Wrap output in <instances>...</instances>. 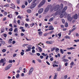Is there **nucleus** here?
<instances>
[{
  "label": "nucleus",
  "mask_w": 79,
  "mask_h": 79,
  "mask_svg": "<svg viewBox=\"0 0 79 79\" xmlns=\"http://www.w3.org/2000/svg\"><path fill=\"white\" fill-rule=\"evenodd\" d=\"M53 6H52L51 5H49L47 6V8H46L44 10V14H46L49 11V10H52V11L54 10L56 11H57L59 8H60V6L59 5H57L55 7L52 8Z\"/></svg>",
  "instance_id": "f257e3e1"
},
{
  "label": "nucleus",
  "mask_w": 79,
  "mask_h": 79,
  "mask_svg": "<svg viewBox=\"0 0 79 79\" xmlns=\"http://www.w3.org/2000/svg\"><path fill=\"white\" fill-rule=\"evenodd\" d=\"M45 2H46V0H42L40 3L39 4L38 7L39 8H40L41 7V6H42L45 3Z\"/></svg>",
  "instance_id": "f03ea898"
},
{
  "label": "nucleus",
  "mask_w": 79,
  "mask_h": 79,
  "mask_svg": "<svg viewBox=\"0 0 79 79\" xmlns=\"http://www.w3.org/2000/svg\"><path fill=\"white\" fill-rule=\"evenodd\" d=\"M73 18L71 17V14H69L67 17V19L70 22H71L73 20Z\"/></svg>",
  "instance_id": "7ed1b4c3"
},
{
  "label": "nucleus",
  "mask_w": 79,
  "mask_h": 79,
  "mask_svg": "<svg viewBox=\"0 0 79 79\" xmlns=\"http://www.w3.org/2000/svg\"><path fill=\"white\" fill-rule=\"evenodd\" d=\"M36 3L33 2L31 4V5L30 6V9H32L34 8L35 6H36Z\"/></svg>",
  "instance_id": "20e7f679"
},
{
  "label": "nucleus",
  "mask_w": 79,
  "mask_h": 79,
  "mask_svg": "<svg viewBox=\"0 0 79 79\" xmlns=\"http://www.w3.org/2000/svg\"><path fill=\"white\" fill-rule=\"evenodd\" d=\"M12 66V64H10L7 66L5 68V70H8Z\"/></svg>",
  "instance_id": "39448f33"
},
{
  "label": "nucleus",
  "mask_w": 79,
  "mask_h": 79,
  "mask_svg": "<svg viewBox=\"0 0 79 79\" xmlns=\"http://www.w3.org/2000/svg\"><path fill=\"white\" fill-rule=\"evenodd\" d=\"M33 71H34V68L33 67L31 68L29 71V75H31L32 74V73L33 72Z\"/></svg>",
  "instance_id": "423d86ee"
},
{
  "label": "nucleus",
  "mask_w": 79,
  "mask_h": 79,
  "mask_svg": "<svg viewBox=\"0 0 79 79\" xmlns=\"http://www.w3.org/2000/svg\"><path fill=\"white\" fill-rule=\"evenodd\" d=\"M61 70V65H59L58 68H57L56 70V71H60Z\"/></svg>",
  "instance_id": "0eeeda50"
},
{
  "label": "nucleus",
  "mask_w": 79,
  "mask_h": 79,
  "mask_svg": "<svg viewBox=\"0 0 79 79\" xmlns=\"http://www.w3.org/2000/svg\"><path fill=\"white\" fill-rule=\"evenodd\" d=\"M44 11V8H41L38 11L39 14H41Z\"/></svg>",
  "instance_id": "6e6552de"
},
{
  "label": "nucleus",
  "mask_w": 79,
  "mask_h": 79,
  "mask_svg": "<svg viewBox=\"0 0 79 79\" xmlns=\"http://www.w3.org/2000/svg\"><path fill=\"white\" fill-rule=\"evenodd\" d=\"M62 14L61 15H60V18H63V16H64V14H65V13H63V11H62Z\"/></svg>",
  "instance_id": "1a4fd4ad"
},
{
  "label": "nucleus",
  "mask_w": 79,
  "mask_h": 79,
  "mask_svg": "<svg viewBox=\"0 0 79 79\" xmlns=\"http://www.w3.org/2000/svg\"><path fill=\"white\" fill-rule=\"evenodd\" d=\"M66 10H67V6H65L63 10V11H62L64 13H66V12H65V11H66Z\"/></svg>",
  "instance_id": "9d476101"
},
{
  "label": "nucleus",
  "mask_w": 79,
  "mask_h": 79,
  "mask_svg": "<svg viewBox=\"0 0 79 79\" xmlns=\"http://www.w3.org/2000/svg\"><path fill=\"white\" fill-rule=\"evenodd\" d=\"M77 18H78V16H77V14H76L74 16L73 18L75 19H77Z\"/></svg>",
  "instance_id": "9b49d317"
},
{
  "label": "nucleus",
  "mask_w": 79,
  "mask_h": 79,
  "mask_svg": "<svg viewBox=\"0 0 79 79\" xmlns=\"http://www.w3.org/2000/svg\"><path fill=\"white\" fill-rule=\"evenodd\" d=\"M18 30L17 28H15L14 29V32L15 33H18Z\"/></svg>",
  "instance_id": "f8f14e48"
},
{
  "label": "nucleus",
  "mask_w": 79,
  "mask_h": 79,
  "mask_svg": "<svg viewBox=\"0 0 79 79\" xmlns=\"http://www.w3.org/2000/svg\"><path fill=\"white\" fill-rule=\"evenodd\" d=\"M27 11L28 13H31L32 12V10L30 9H28L27 10Z\"/></svg>",
  "instance_id": "ddd939ff"
},
{
  "label": "nucleus",
  "mask_w": 79,
  "mask_h": 79,
  "mask_svg": "<svg viewBox=\"0 0 79 79\" xmlns=\"http://www.w3.org/2000/svg\"><path fill=\"white\" fill-rule=\"evenodd\" d=\"M5 59H2L1 60H0V63H3L4 61H5Z\"/></svg>",
  "instance_id": "4468645a"
},
{
  "label": "nucleus",
  "mask_w": 79,
  "mask_h": 79,
  "mask_svg": "<svg viewBox=\"0 0 79 79\" xmlns=\"http://www.w3.org/2000/svg\"><path fill=\"white\" fill-rule=\"evenodd\" d=\"M12 40H13V39H10L8 41V43L9 44H11L12 43Z\"/></svg>",
  "instance_id": "2eb2a0df"
},
{
  "label": "nucleus",
  "mask_w": 79,
  "mask_h": 79,
  "mask_svg": "<svg viewBox=\"0 0 79 79\" xmlns=\"http://www.w3.org/2000/svg\"><path fill=\"white\" fill-rule=\"evenodd\" d=\"M31 47H32V46L31 45H29L27 46V48L28 49H30V50L31 49Z\"/></svg>",
  "instance_id": "dca6fc26"
},
{
  "label": "nucleus",
  "mask_w": 79,
  "mask_h": 79,
  "mask_svg": "<svg viewBox=\"0 0 79 79\" xmlns=\"http://www.w3.org/2000/svg\"><path fill=\"white\" fill-rule=\"evenodd\" d=\"M64 37L66 39H70V38H71L70 36H69L68 35H66Z\"/></svg>",
  "instance_id": "f3484780"
},
{
  "label": "nucleus",
  "mask_w": 79,
  "mask_h": 79,
  "mask_svg": "<svg viewBox=\"0 0 79 79\" xmlns=\"http://www.w3.org/2000/svg\"><path fill=\"white\" fill-rule=\"evenodd\" d=\"M60 11H57L55 13V15H60Z\"/></svg>",
  "instance_id": "a211bd4d"
},
{
  "label": "nucleus",
  "mask_w": 79,
  "mask_h": 79,
  "mask_svg": "<svg viewBox=\"0 0 79 79\" xmlns=\"http://www.w3.org/2000/svg\"><path fill=\"white\" fill-rule=\"evenodd\" d=\"M62 60H63V61H64V62H67V61H68V60L66 59H64Z\"/></svg>",
  "instance_id": "6ab92c4d"
},
{
  "label": "nucleus",
  "mask_w": 79,
  "mask_h": 79,
  "mask_svg": "<svg viewBox=\"0 0 79 79\" xmlns=\"http://www.w3.org/2000/svg\"><path fill=\"white\" fill-rule=\"evenodd\" d=\"M54 18L53 17H52L49 20V21L50 22H51V21H52L53 20Z\"/></svg>",
  "instance_id": "aec40b11"
},
{
  "label": "nucleus",
  "mask_w": 79,
  "mask_h": 79,
  "mask_svg": "<svg viewBox=\"0 0 79 79\" xmlns=\"http://www.w3.org/2000/svg\"><path fill=\"white\" fill-rule=\"evenodd\" d=\"M10 6H12V7H13V8H15L16 7V6H15V5H14V4H11Z\"/></svg>",
  "instance_id": "412c9836"
},
{
  "label": "nucleus",
  "mask_w": 79,
  "mask_h": 79,
  "mask_svg": "<svg viewBox=\"0 0 79 79\" xmlns=\"http://www.w3.org/2000/svg\"><path fill=\"white\" fill-rule=\"evenodd\" d=\"M60 53H62V54H63V53H64V52H63V51L62 49H60Z\"/></svg>",
  "instance_id": "4be33fe9"
},
{
  "label": "nucleus",
  "mask_w": 79,
  "mask_h": 79,
  "mask_svg": "<svg viewBox=\"0 0 79 79\" xmlns=\"http://www.w3.org/2000/svg\"><path fill=\"white\" fill-rule=\"evenodd\" d=\"M38 49L39 50V51L40 52H41L42 51V48H40V47H38Z\"/></svg>",
  "instance_id": "5701e85b"
},
{
  "label": "nucleus",
  "mask_w": 79,
  "mask_h": 79,
  "mask_svg": "<svg viewBox=\"0 0 79 79\" xmlns=\"http://www.w3.org/2000/svg\"><path fill=\"white\" fill-rule=\"evenodd\" d=\"M68 26V23L66 22L65 24V27H67Z\"/></svg>",
  "instance_id": "b1692460"
},
{
  "label": "nucleus",
  "mask_w": 79,
  "mask_h": 79,
  "mask_svg": "<svg viewBox=\"0 0 79 79\" xmlns=\"http://www.w3.org/2000/svg\"><path fill=\"white\" fill-rule=\"evenodd\" d=\"M55 75L53 79H56V77H57V75L55 73Z\"/></svg>",
  "instance_id": "393cba45"
},
{
  "label": "nucleus",
  "mask_w": 79,
  "mask_h": 79,
  "mask_svg": "<svg viewBox=\"0 0 79 79\" xmlns=\"http://www.w3.org/2000/svg\"><path fill=\"white\" fill-rule=\"evenodd\" d=\"M56 49V48H51V51L52 52H53V50H55V49Z\"/></svg>",
  "instance_id": "a878e982"
},
{
  "label": "nucleus",
  "mask_w": 79,
  "mask_h": 79,
  "mask_svg": "<svg viewBox=\"0 0 79 79\" xmlns=\"http://www.w3.org/2000/svg\"><path fill=\"white\" fill-rule=\"evenodd\" d=\"M46 43L48 44H52V43L51 42H50L48 41H47L46 42Z\"/></svg>",
  "instance_id": "bb28decb"
},
{
  "label": "nucleus",
  "mask_w": 79,
  "mask_h": 79,
  "mask_svg": "<svg viewBox=\"0 0 79 79\" xmlns=\"http://www.w3.org/2000/svg\"><path fill=\"white\" fill-rule=\"evenodd\" d=\"M34 25H35V24H34V23H32L31 24H30V26L31 27H33Z\"/></svg>",
  "instance_id": "cd10ccee"
},
{
  "label": "nucleus",
  "mask_w": 79,
  "mask_h": 79,
  "mask_svg": "<svg viewBox=\"0 0 79 79\" xmlns=\"http://www.w3.org/2000/svg\"><path fill=\"white\" fill-rule=\"evenodd\" d=\"M43 33V32H42V31H40L38 32V34L39 35H42Z\"/></svg>",
  "instance_id": "c85d7f7f"
},
{
  "label": "nucleus",
  "mask_w": 79,
  "mask_h": 79,
  "mask_svg": "<svg viewBox=\"0 0 79 79\" xmlns=\"http://www.w3.org/2000/svg\"><path fill=\"white\" fill-rule=\"evenodd\" d=\"M16 78H18L19 77V74L18 73L16 75Z\"/></svg>",
  "instance_id": "c756f323"
},
{
  "label": "nucleus",
  "mask_w": 79,
  "mask_h": 79,
  "mask_svg": "<svg viewBox=\"0 0 79 79\" xmlns=\"http://www.w3.org/2000/svg\"><path fill=\"white\" fill-rule=\"evenodd\" d=\"M16 2L17 4H19L20 3V1L19 0H17Z\"/></svg>",
  "instance_id": "7c9ffc66"
},
{
  "label": "nucleus",
  "mask_w": 79,
  "mask_h": 79,
  "mask_svg": "<svg viewBox=\"0 0 79 79\" xmlns=\"http://www.w3.org/2000/svg\"><path fill=\"white\" fill-rule=\"evenodd\" d=\"M59 50H60V49H59V48H56V50H55V51L56 52H58V51H59Z\"/></svg>",
  "instance_id": "2f4dec72"
},
{
  "label": "nucleus",
  "mask_w": 79,
  "mask_h": 79,
  "mask_svg": "<svg viewBox=\"0 0 79 79\" xmlns=\"http://www.w3.org/2000/svg\"><path fill=\"white\" fill-rule=\"evenodd\" d=\"M27 45H28V44H25L23 45V47H25V46H27Z\"/></svg>",
  "instance_id": "473e14b6"
},
{
  "label": "nucleus",
  "mask_w": 79,
  "mask_h": 79,
  "mask_svg": "<svg viewBox=\"0 0 79 79\" xmlns=\"http://www.w3.org/2000/svg\"><path fill=\"white\" fill-rule=\"evenodd\" d=\"M10 16H11V17H12V15L11 14H9L8 15V17L9 18H10Z\"/></svg>",
  "instance_id": "72a5a7b5"
},
{
  "label": "nucleus",
  "mask_w": 79,
  "mask_h": 79,
  "mask_svg": "<svg viewBox=\"0 0 79 79\" xmlns=\"http://www.w3.org/2000/svg\"><path fill=\"white\" fill-rule=\"evenodd\" d=\"M74 42H76V43H77L78 42H79V40H75Z\"/></svg>",
  "instance_id": "f704fd0d"
},
{
  "label": "nucleus",
  "mask_w": 79,
  "mask_h": 79,
  "mask_svg": "<svg viewBox=\"0 0 79 79\" xmlns=\"http://www.w3.org/2000/svg\"><path fill=\"white\" fill-rule=\"evenodd\" d=\"M48 34H49V33H46L44 34V36H47Z\"/></svg>",
  "instance_id": "c9c22d12"
},
{
  "label": "nucleus",
  "mask_w": 79,
  "mask_h": 79,
  "mask_svg": "<svg viewBox=\"0 0 79 79\" xmlns=\"http://www.w3.org/2000/svg\"><path fill=\"white\" fill-rule=\"evenodd\" d=\"M54 64H59V63H58V62H56V61H55Z\"/></svg>",
  "instance_id": "e433bc0d"
},
{
  "label": "nucleus",
  "mask_w": 79,
  "mask_h": 79,
  "mask_svg": "<svg viewBox=\"0 0 79 79\" xmlns=\"http://www.w3.org/2000/svg\"><path fill=\"white\" fill-rule=\"evenodd\" d=\"M68 77V76L65 75L64 76V79H66Z\"/></svg>",
  "instance_id": "4c0bfd02"
},
{
  "label": "nucleus",
  "mask_w": 79,
  "mask_h": 79,
  "mask_svg": "<svg viewBox=\"0 0 79 79\" xmlns=\"http://www.w3.org/2000/svg\"><path fill=\"white\" fill-rule=\"evenodd\" d=\"M61 33H59L58 34V35L59 37H61Z\"/></svg>",
  "instance_id": "58836bf2"
},
{
  "label": "nucleus",
  "mask_w": 79,
  "mask_h": 79,
  "mask_svg": "<svg viewBox=\"0 0 79 79\" xmlns=\"http://www.w3.org/2000/svg\"><path fill=\"white\" fill-rule=\"evenodd\" d=\"M20 54L22 55V56H23V55L24 54V53L22 52H21Z\"/></svg>",
  "instance_id": "ea45409f"
},
{
  "label": "nucleus",
  "mask_w": 79,
  "mask_h": 79,
  "mask_svg": "<svg viewBox=\"0 0 79 79\" xmlns=\"http://www.w3.org/2000/svg\"><path fill=\"white\" fill-rule=\"evenodd\" d=\"M37 60L38 61H39L40 63H41V62H42V61L39 59H38Z\"/></svg>",
  "instance_id": "a19ab883"
},
{
  "label": "nucleus",
  "mask_w": 79,
  "mask_h": 79,
  "mask_svg": "<svg viewBox=\"0 0 79 79\" xmlns=\"http://www.w3.org/2000/svg\"><path fill=\"white\" fill-rule=\"evenodd\" d=\"M2 44H3V45H4V44H5V41H3V40L2 41Z\"/></svg>",
  "instance_id": "79ce46f5"
},
{
  "label": "nucleus",
  "mask_w": 79,
  "mask_h": 79,
  "mask_svg": "<svg viewBox=\"0 0 79 79\" xmlns=\"http://www.w3.org/2000/svg\"><path fill=\"white\" fill-rule=\"evenodd\" d=\"M17 18H19V19H21L22 17L20 15H18V16Z\"/></svg>",
  "instance_id": "37998d69"
},
{
  "label": "nucleus",
  "mask_w": 79,
  "mask_h": 79,
  "mask_svg": "<svg viewBox=\"0 0 79 79\" xmlns=\"http://www.w3.org/2000/svg\"><path fill=\"white\" fill-rule=\"evenodd\" d=\"M4 6H5V7H8L9 6V5L6 4V5H5Z\"/></svg>",
  "instance_id": "c03bdc74"
},
{
  "label": "nucleus",
  "mask_w": 79,
  "mask_h": 79,
  "mask_svg": "<svg viewBox=\"0 0 79 79\" xmlns=\"http://www.w3.org/2000/svg\"><path fill=\"white\" fill-rule=\"evenodd\" d=\"M9 31L10 32H12V31H13V29H12V28H11L9 29Z\"/></svg>",
  "instance_id": "a18cd8bd"
},
{
  "label": "nucleus",
  "mask_w": 79,
  "mask_h": 79,
  "mask_svg": "<svg viewBox=\"0 0 79 79\" xmlns=\"http://www.w3.org/2000/svg\"><path fill=\"white\" fill-rule=\"evenodd\" d=\"M2 51L3 52H6V49H3Z\"/></svg>",
  "instance_id": "49530a36"
},
{
  "label": "nucleus",
  "mask_w": 79,
  "mask_h": 79,
  "mask_svg": "<svg viewBox=\"0 0 79 79\" xmlns=\"http://www.w3.org/2000/svg\"><path fill=\"white\" fill-rule=\"evenodd\" d=\"M53 31H51L49 32V34H52V33H53Z\"/></svg>",
  "instance_id": "de8ad7c7"
},
{
  "label": "nucleus",
  "mask_w": 79,
  "mask_h": 79,
  "mask_svg": "<svg viewBox=\"0 0 79 79\" xmlns=\"http://www.w3.org/2000/svg\"><path fill=\"white\" fill-rule=\"evenodd\" d=\"M17 23L19 25V24H20V20H18L17 21Z\"/></svg>",
  "instance_id": "09e8293b"
},
{
  "label": "nucleus",
  "mask_w": 79,
  "mask_h": 79,
  "mask_svg": "<svg viewBox=\"0 0 79 79\" xmlns=\"http://www.w3.org/2000/svg\"><path fill=\"white\" fill-rule=\"evenodd\" d=\"M6 17H5L3 19V21H6Z\"/></svg>",
  "instance_id": "8fccbe9b"
},
{
  "label": "nucleus",
  "mask_w": 79,
  "mask_h": 79,
  "mask_svg": "<svg viewBox=\"0 0 79 79\" xmlns=\"http://www.w3.org/2000/svg\"><path fill=\"white\" fill-rule=\"evenodd\" d=\"M31 50L30 49H26V52H29V51H31Z\"/></svg>",
  "instance_id": "3c124183"
},
{
  "label": "nucleus",
  "mask_w": 79,
  "mask_h": 79,
  "mask_svg": "<svg viewBox=\"0 0 79 79\" xmlns=\"http://www.w3.org/2000/svg\"><path fill=\"white\" fill-rule=\"evenodd\" d=\"M70 49L71 50H72V49H75V48L73 47H71L70 48Z\"/></svg>",
  "instance_id": "603ef678"
},
{
  "label": "nucleus",
  "mask_w": 79,
  "mask_h": 79,
  "mask_svg": "<svg viewBox=\"0 0 79 79\" xmlns=\"http://www.w3.org/2000/svg\"><path fill=\"white\" fill-rule=\"evenodd\" d=\"M60 27H62V28H64V25H61Z\"/></svg>",
  "instance_id": "864d4df0"
},
{
  "label": "nucleus",
  "mask_w": 79,
  "mask_h": 79,
  "mask_svg": "<svg viewBox=\"0 0 79 79\" xmlns=\"http://www.w3.org/2000/svg\"><path fill=\"white\" fill-rule=\"evenodd\" d=\"M15 13L16 15H18V14H19V13L18 12H15Z\"/></svg>",
  "instance_id": "5fc2aeb1"
},
{
  "label": "nucleus",
  "mask_w": 79,
  "mask_h": 79,
  "mask_svg": "<svg viewBox=\"0 0 79 79\" xmlns=\"http://www.w3.org/2000/svg\"><path fill=\"white\" fill-rule=\"evenodd\" d=\"M22 8H25V5H22Z\"/></svg>",
  "instance_id": "6e6d98bb"
},
{
  "label": "nucleus",
  "mask_w": 79,
  "mask_h": 79,
  "mask_svg": "<svg viewBox=\"0 0 79 79\" xmlns=\"http://www.w3.org/2000/svg\"><path fill=\"white\" fill-rule=\"evenodd\" d=\"M65 57H66V55H64L62 58V60L64 59Z\"/></svg>",
  "instance_id": "4d7b16f0"
},
{
  "label": "nucleus",
  "mask_w": 79,
  "mask_h": 79,
  "mask_svg": "<svg viewBox=\"0 0 79 79\" xmlns=\"http://www.w3.org/2000/svg\"><path fill=\"white\" fill-rule=\"evenodd\" d=\"M40 58H41V59H43V58H44V56H40Z\"/></svg>",
  "instance_id": "13d9d810"
},
{
  "label": "nucleus",
  "mask_w": 79,
  "mask_h": 79,
  "mask_svg": "<svg viewBox=\"0 0 79 79\" xmlns=\"http://www.w3.org/2000/svg\"><path fill=\"white\" fill-rule=\"evenodd\" d=\"M53 29H54V28H49L48 29V30H53Z\"/></svg>",
  "instance_id": "bf43d9fd"
},
{
  "label": "nucleus",
  "mask_w": 79,
  "mask_h": 79,
  "mask_svg": "<svg viewBox=\"0 0 79 79\" xmlns=\"http://www.w3.org/2000/svg\"><path fill=\"white\" fill-rule=\"evenodd\" d=\"M26 20L27 21H29V19L28 18H26Z\"/></svg>",
  "instance_id": "052dcab7"
},
{
  "label": "nucleus",
  "mask_w": 79,
  "mask_h": 79,
  "mask_svg": "<svg viewBox=\"0 0 79 79\" xmlns=\"http://www.w3.org/2000/svg\"><path fill=\"white\" fill-rule=\"evenodd\" d=\"M3 36L5 37H6V36H7L6 34H4Z\"/></svg>",
  "instance_id": "680f3d73"
},
{
  "label": "nucleus",
  "mask_w": 79,
  "mask_h": 79,
  "mask_svg": "<svg viewBox=\"0 0 79 79\" xmlns=\"http://www.w3.org/2000/svg\"><path fill=\"white\" fill-rule=\"evenodd\" d=\"M32 1V0H28V2L30 3H31Z\"/></svg>",
  "instance_id": "e2e57ef3"
},
{
  "label": "nucleus",
  "mask_w": 79,
  "mask_h": 79,
  "mask_svg": "<svg viewBox=\"0 0 79 79\" xmlns=\"http://www.w3.org/2000/svg\"><path fill=\"white\" fill-rule=\"evenodd\" d=\"M8 34L10 35H11V34H12V32H8Z\"/></svg>",
  "instance_id": "0e129e2a"
},
{
  "label": "nucleus",
  "mask_w": 79,
  "mask_h": 79,
  "mask_svg": "<svg viewBox=\"0 0 79 79\" xmlns=\"http://www.w3.org/2000/svg\"><path fill=\"white\" fill-rule=\"evenodd\" d=\"M46 62V63H47L48 65H50V63L48 62V61H47Z\"/></svg>",
  "instance_id": "69168bd1"
},
{
  "label": "nucleus",
  "mask_w": 79,
  "mask_h": 79,
  "mask_svg": "<svg viewBox=\"0 0 79 79\" xmlns=\"http://www.w3.org/2000/svg\"><path fill=\"white\" fill-rule=\"evenodd\" d=\"M32 53H35V50L33 49L32 51Z\"/></svg>",
  "instance_id": "338daca9"
},
{
  "label": "nucleus",
  "mask_w": 79,
  "mask_h": 79,
  "mask_svg": "<svg viewBox=\"0 0 79 79\" xmlns=\"http://www.w3.org/2000/svg\"><path fill=\"white\" fill-rule=\"evenodd\" d=\"M62 21L63 23H64V19H62Z\"/></svg>",
  "instance_id": "774afa93"
}]
</instances>
